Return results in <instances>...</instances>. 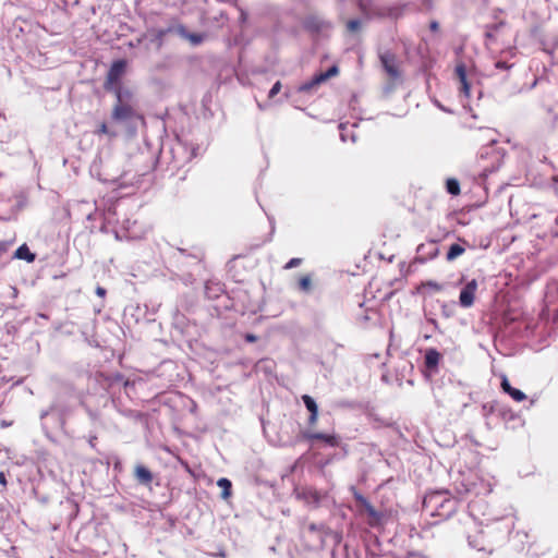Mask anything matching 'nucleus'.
<instances>
[{"instance_id": "obj_1", "label": "nucleus", "mask_w": 558, "mask_h": 558, "mask_svg": "<svg viewBox=\"0 0 558 558\" xmlns=\"http://www.w3.org/2000/svg\"><path fill=\"white\" fill-rule=\"evenodd\" d=\"M477 283L475 280L470 281L460 293V303L464 307H469L473 304Z\"/></svg>"}, {"instance_id": "obj_2", "label": "nucleus", "mask_w": 558, "mask_h": 558, "mask_svg": "<svg viewBox=\"0 0 558 558\" xmlns=\"http://www.w3.org/2000/svg\"><path fill=\"white\" fill-rule=\"evenodd\" d=\"M125 68H126V64L124 61H118V62L113 63L109 71V74H108L109 81L110 82L117 81L124 73Z\"/></svg>"}, {"instance_id": "obj_3", "label": "nucleus", "mask_w": 558, "mask_h": 558, "mask_svg": "<svg viewBox=\"0 0 558 558\" xmlns=\"http://www.w3.org/2000/svg\"><path fill=\"white\" fill-rule=\"evenodd\" d=\"M14 257L17 259H24L27 263L35 260V254H33L26 244L21 245L14 253Z\"/></svg>"}, {"instance_id": "obj_4", "label": "nucleus", "mask_w": 558, "mask_h": 558, "mask_svg": "<svg viewBox=\"0 0 558 558\" xmlns=\"http://www.w3.org/2000/svg\"><path fill=\"white\" fill-rule=\"evenodd\" d=\"M303 401H304L307 410L312 413L311 422H315L317 418V412H318L315 401L310 396H304Z\"/></svg>"}, {"instance_id": "obj_5", "label": "nucleus", "mask_w": 558, "mask_h": 558, "mask_svg": "<svg viewBox=\"0 0 558 558\" xmlns=\"http://www.w3.org/2000/svg\"><path fill=\"white\" fill-rule=\"evenodd\" d=\"M338 73V69L336 66H332L331 69H329L327 72L325 73H322L317 76H315V78L313 80V82L311 83V86L313 85H317L324 81H326L327 78L336 75Z\"/></svg>"}, {"instance_id": "obj_6", "label": "nucleus", "mask_w": 558, "mask_h": 558, "mask_svg": "<svg viewBox=\"0 0 558 558\" xmlns=\"http://www.w3.org/2000/svg\"><path fill=\"white\" fill-rule=\"evenodd\" d=\"M463 252H464V248L462 246H460L459 244H453L450 246V248L448 251L447 258L449 260H452V259L457 258L458 256H460L461 254H463Z\"/></svg>"}, {"instance_id": "obj_7", "label": "nucleus", "mask_w": 558, "mask_h": 558, "mask_svg": "<svg viewBox=\"0 0 558 558\" xmlns=\"http://www.w3.org/2000/svg\"><path fill=\"white\" fill-rule=\"evenodd\" d=\"M438 361H439V354L435 350H429L426 353V363L428 366L437 365Z\"/></svg>"}, {"instance_id": "obj_8", "label": "nucleus", "mask_w": 558, "mask_h": 558, "mask_svg": "<svg viewBox=\"0 0 558 558\" xmlns=\"http://www.w3.org/2000/svg\"><path fill=\"white\" fill-rule=\"evenodd\" d=\"M218 486L222 488V497L228 498L230 496L231 484L227 478H220L217 482Z\"/></svg>"}, {"instance_id": "obj_9", "label": "nucleus", "mask_w": 558, "mask_h": 558, "mask_svg": "<svg viewBox=\"0 0 558 558\" xmlns=\"http://www.w3.org/2000/svg\"><path fill=\"white\" fill-rule=\"evenodd\" d=\"M131 113V109L129 107H117L113 114L116 118L121 119L125 118Z\"/></svg>"}, {"instance_id": "obj_10", "label": "nucleus", "mask_w": 558, "mask_h": 558, "mask_svg": "<svg viewBox=\"0 0 558 558\" xmlns=\"http://www.w3.org/2000/svg\"><path fill=\"white\" fill-rule=\"evenodd\" d=\"M447 189L449 193L457 195L460 192L459 183L456 180L447 181Z\"/></svg>"}, {"instance_id": "obj_11", "label": "nucleus", "mask_w": 558, "mask_h": 558, "mask_svg": "<svg viewBox=\"0 0 558 558\" xmlns=\"http://www.w3.org/2000/svg\"><path fill=\"white\" fill-rule=\"evenodd\" d=\"M509 395L515 400V401H523L525 399V395L519 390V389H512Z\"/></svg>"}, {"instance_id": "obj_12", "label": "nucleus", "mask_w": 558, "mask_h": 558, "mask_svg": "<svg viewBox=\"0 0 558 558\" xmlns=\"http://www.w3.org/2000/svg\"><path fill=\"white\" fill-rule=\"evenodd\" d=\"M458 72H459V75H460V78H461V83H462V87H463V92L465 94H469V85L465 81V74H464V71L461 69V68H458Z\"/></svg>"}, {"instance_id": "obj_13", "label": "nucleus", "mask_w": 558, "mask_h": 558, "mask_svg": "<svg viewBox=\"0 0 558 558\" xmlns=\"http://www.w3.org/2000/svg\"><path fill=\"white\" fill-rule=\"evenodd\" d=\"M136 474L140 478L144 480V481H149L150 480V474L147 470H145L144 468H138L136 470Z\"/></svg>"}, {"instance_id": "obj_14", "label": "nucleus", "mask_w": 558, "mask_h": 558, "mask_svg": "<svg viewBox=\"0 0 558 558\" xmlns=\"http://www.w3.org/2000/svg\"><path fill=\"white\" fill-rule=\"evenodd\" d=\"M300 286L303 290L307 291L311 287V279L307 277H304L300 280Z\"/></svg>"}, {"instance_id": "obj_15", "label": "nucleus", "mask_w": 558, "mask_h": 558, "mask_svg": "<svg viewBox=\"0 0 558 558\" xmlns=\"http://www.w3.org/2000/svg\"><path fill=\"white\" fill-rule=\"evenodd\" d=\"M501 387H502V389H504L507 393H509V392L513 389V388L510 386V384H509V381H508L507 377H504V378H502Z\"/></svg>"}, {"instance_id": "obj_16", "label": "nucleus", "mask_w": 558, "mask_h": 558, "mask_svg": "<svg viewBox=\"0 0 558 558\" xmlns=\"http://www.w3.org/2000/svg\"><path fill=\"white\" fill-rule=\"evenodd\" d=\"M280 88H281L280 83H279V82H278V83H276V84L272 86V88L270 89V97H272V96H275L277 93H279Z\"/></svg>"}, {"instance_id": "obj_17", "label": "nucleus", "mask_w": 558, "mask_h": 558, "mask_svg": "<svg viewBox=\"0 0 558 558\" xmlns=\"http://www.w3.org/2000/svg\"><path fill=\"white\" fill-rule=\"evenodd\" d=\"M357 26H359V23H357V22H354V21H353V22H350V23H349V27H350L351 29H356V28H357Z\"/></svg>"}, {"instance_id": "obj_18", "label": "nucleus", "mask_w": 558, "mask_h": 558, "mask_svg": "<svg viewBox=\"0 0 558 558\" xmlns=\"http://www.w3.org/2000/svg\"><path fill=\"white\" fill-rule=\"evenodd\" d=\"M426 286H428V287H430L433 289H436V290L439 289V286L437 283L428 282Z\"/></svg>"}, {"instance_id": "obj_19", "label": "nucleus", "mask_w": 558, "mask_h": 558, "mask_svg": "<svg viewBox=\"0 0 558 558\" xmlns=\"http://www.w3.org/2000/svg\"><path fill=\"white\" fill-rule=\"evenodd\" d=\"M7 251V245L4 243H0V254Z\"/></svg>"}, {"instance_id": "obj_20", "label": "nucleus", "mask_w": 558, "mask_h": 558, "mask_svg": "<svg viewBox=\"0 0 558 558\" xmlns=\"http://www.w3.org/2000/svg\"><path fill=\"white\" fill-rule=\"evenodd\" d=\"M366 508H367V511L369 512V514H374V511L371 506H366Z\"/></svg>"}, {"instance_id": "obj_21", "label": "nucleus", "mask_w": 558, "mask_h": 558, "mask_svg": "<svg viewBox=\"0 0 558 558\" xmlns=\"http://www.w3.org/2000/svg\"><path fill=\"white\" fill-rule=\"evenodd\" d=\"M191 40H192L193 43H198V41H199V40H198L197 38H195V37H191Z\"/></svg>"}]
</instances>
